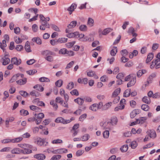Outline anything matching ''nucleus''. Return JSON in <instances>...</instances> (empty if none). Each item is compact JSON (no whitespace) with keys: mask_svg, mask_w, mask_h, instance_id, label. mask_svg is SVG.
I'll list each match as a JSON object with an SVG mask.
<instances>
[{"mask_svg":"<svg viewBox=\"0 0 160 160\" xmlns=\"http://www.w3.org/2000/svg\"><path fill=\"white\" fill-rule=\"evenodd\" d=\"M22 138L19 137L12 139L11 142L12 143L18 142L22 140Z\"/></svg>","mask_w":160,"mask_h":160,"instance_id":"c85d7f7f","label":"nucleus"},{"mask_svg":"<svg viewBox=\"0 0 160 160\" xmlns=\"http://www.w3.org/2000/svg\"><path fill=\"white\" fill-rule=\"evenodd\" d=\"M24 48L27 52H31V50L30 49V47L28 41H27L26 42Z\"/></svg>","mask_w":160,"mask_h":160,"instance_id":"aec40b11","label":"nucleus"},{"mask_svg":"<svg viewBox=\"0 0 160 160\" xmlns=\"http://www.w3.org/2000/svg\"><path fill=\"white\" fill-rule=\"evenodd\" d=\"M79 29L82 31L85 32L87 30V27L85 25H82L79 26Z\"/></svg>","mask_w":160,"mask_h":160,"instance_id":"2f4dec72","label":"nucleus"},{"mask_svg":"<svg viewBox=\"0 0 160 160\" xmlns=\"http://www.w3.org/2000/svg\"><path fill=\"white\" fill-rule=\"evenodd\" d=\"M27 82V78H24L23 79H20L16 81L17 83L20 85H22L25 84Z\"/></svg>","mask_w":160,"mask_h":160,"instance_id":"4468645a","label":"nucleus"},{"mask_svg":"<svg viewBox=\"0 0 160 160\" xmlns=\"http://www.w3.org/2000/svg\"><path fill=\"white\" fill-rule=\"evenodd\" d=\"M33 157L34 158H35L38 160H43L45 158V156L41 153L38 154H35L33 156Z\"/></svg>","mask_w":160,"mask_h":160,"instance_id":"0eeeda50","label":"nucleus"},{"mask_svg":"<svg viewBox=\"0 0 160 160\" xmlns=\"http://www.w3.org/2000/svg\"><path fill=\"white\" fill-rule=\"evenodd\" d=\"M118 122V120L117 118H114L112 119L111 120V122H110V124L111 123L112 125H114L116 124Z\"/></svg>","mask_w":160,"mask_h":160,"instance_id":"338daca9","label":"nucleus"},{"mask_svg":"<svg viewBox=\"0 0 160 160\" xmlns=\"http://www.w3.org/2000/svg\"><path fill=\"white\" fill-rule=\"evenodd\" d=\"M112 30V29L109 28H106L102 32V34L103 35H105L111 32Z\"/></svg>","mask_w":160,"mask_h":160,"instance_id":"cd10ccee","label":"nucleus"},{"mask_svg":"<svg viewBox=\"0 0 160 160\" xmlns=\"http://www.w3.org/2000/svg\"><path fill=\"white\" fill-rule=\"evenodd\" d=\"M84 152V151L82 150H78L76 153V155L77 157H79L81 156Z\"/></svg>","mask_w":160,"mask_h":160,"instance_id":"09e8293b","label":"nucleus"},{"mask_svg":"<svg viewBox=\"0 0 160 160\" xmlns=\"http://www.w3.org/2000/svg\"><path fill=\"white\" fill-rule=\"evenodd\" d=\"M154 63L155 65V68L158 69L160 68V60L156 59Z\"/></svg>","mask_w":160,"mask_h":160,"instance_id":"bb28decb","label":"nucleus"},{"mask_svg":"<svg viewBox=\"0 0 160 160\" xmlns=\"http://www.w3.org/2000/svg\"><path fill=\"white\" fill-rule=\"evenodd\" d=\"M37 72V71L36 70L33 69L27 71V73L30 75H32L36 73Z\"/></svg>","mask_w":160,"mask_h":160,"instance_id":"680f3d73","label":"nucleus"},{"mask_svg":"<svg viewBox=\"0 0 160 160\" xmlns=\"http://www.w3.org/2000/svg\"><path fill=\"white\" fill-rule=\"evenodd\" d=\"M109 132L108 130H106L103 133V137L104 138H108L109 136Z\"/></svg>","mask_w":160,"mask_h":160,"instance_id":"49530a36","label":"nucleus"},{"mask_svg":"<svg viewBox=\"0 0 160 160\" xmlns=\"http://www.w3.org/2000/svg\"><path fill=\"white\" fill-rule=\"evenodd\" d=\"M100 125L102 127L103 129H109L110 128L108 125L110 124V122H105L103 123L102 122L100 123Z\"/></svg>","mask_w":160,"mask_h":160,"instance_id":"9b49d317","label":"nucleus"},{"mask_svg":"<svg viewBox=\"0 0 160 160\" xmlns=\"http://www.w3.org/2000/svg\"><path fill=\"white\" fill-rule=\"evenodd\" d=\"M48 143V142L45 141L44 139L40 138L37 141V144L38 145L40 146H46Z\"/></svg>","mask_w":160,"mask_h":160,"instance_id":"f257e3e1","label":"nucleus"},{"mask_svg":"<svg viewBox=\"0 0 160 160\" xmlns=\"http://www.w3.org/2000/svg\"><path fill=\"white\" fill-rule=\"evenodd\" d=\"M140 112V110L138 109H134L131 112L130 114L131 118H134L137 115L139 114Z\"/></svg>","mask_w":160,"mask_h":160,"instance_id":"39448f33","label":"nucleus"},{"mask_svg":"<svg viewBox=\"0 0 160 160\" xmlns=\"http://www.w3.org/2000/svg\"><path fill=\"white\" fill-rule=\"evenodd\" d=\"M77 5L75 3H72L71 6L67 9V10H72L73 11L76 8Z\"/></svg>","mask_w":160,"mask_h":160,"instance_id":"603ef678","label":"nucleus"},{"mask_svg":"<svg viewBox=\"0 0 160 160\" xmlns=\"http://www.w3.org/2000/svg\"><path fill=\"white\" fill-rule=\"evenodd\" d=\"M74 87V84L73 83L71 82L68 83V85L66 86V88L69 89L71 90L72 88H73Z\"/></svg>","mask_w":160,"mask_h":160,"instance_id":"4c0bfd02","label":"nucleus"},{"mask_svg":"<svg viewBox=\"0 0 160 160\" xmlns=\"http://www.w3.org/2000/svg\"><path fill=\"white\" fill-rule=\"evenodd\" d=\"M111 102L107 103L103 106V109L105 110L108 109L111 106Z\"/></svg>","mask_w":160,"mask_h":160,"instance_id":"6e6d98bb","label":"nucleus"},{"mask_svg":"<svg viewBox=\"0 0 160 160\" xmlns=\"http://www.w3.org/2000/svg\"><path fill=\"white\" fill-rule=\"evenodd\" d=\"M67 51V50L65 48H62L59 50V53L62 54H66Z\"/></svg>","mask_w":160,"mask_h":160,"instance_id":"e2e57ef3","label":"nucleus"},{"mask_svg":"<svg viewBox=\"0 0 160 160\" xmlns=\"http://www.w3.org/2000/svg\"><path fill=\"white\" fill-rule=\"evenodd\" d=\"M30 108L31 110L33 111H38L39 110H40V108L34 105H31V106H30Z\"/></svg>","mask_w":160,"mask_h":160,"instance_id":"8fccbe9b","label":"nucleus"},{"mask_svg":"<svg viewBox=\"0 0 160 160\" xmlns=\"http://www.w3.org/2000/svg\"><path fill=\"white\" fill-rule=\"evenodd\" d=\"M63 142L62 141L59 139H57L54 140H52V144H59V143H62Z\"/></svg>","mask_w":160,"mask_h":160,"instance_id":"a19ab883","label":"nucleus"},{"mask_svg":"<svg viewBox=\"0 0 160 160\" xmlns=\"http://www.w3.org/2000/svg\"><path fill=\"white\" fill-rule=\"evenodd\" d=\"M141 107L142 109L145 111H148L149 109V106L147 104H143L141 106Z\"/></svg>","mask_w":160,"mask_h":160,"instance_id":"f704fd0d","label":"nucleus"},{"mask_svg":"<svg viewBox=\"0 0 160 160\" xmlns=\"http://www.w3.org/2000/svg\"><path fill=\"white\" fill-rule=\"evenodd\" d=\"M20 94L23 97H26L28 95V93L26 92L23 91H21L19 92Z\"/></svg>","mask_w":160,"mask_h":160,"instance_id":"13d9d810","label":"nucleus"},{"mask_svg":"<svg viewBox=\"0 0 160 160\" xmlns=\"http://www.w3.org/2000/svg\"><path fill=\"white\" fill-rule=\"evenodd\" d=\"M153 57V53H149L148 55L147 58L146 60V62L148 63L152 59Z\"/></svg>","mask_w":160,"mask_h":160,"instance_id":"f3484780","label":"nucleus"},{"mask_svg":"<svg viewBox=\"0 0 160 160\" xmlns=\"http://www.w3.org/2000/svg\"><path fill=\"white\" fill-rule=\"evenodd\" d=\"M65 119L61 117L57 118L55 120V122L56 123H61L63 124H66V122H65Z\"/></svg>","mask_w":160,"mask_h":160,"instance_id":"f8f14e48","label":"nucleus"},{"mask_svg":"<svg viewBox=\"0 0 160 160\" xmlns=\"http://www.w3.org/2000/svg\"><path fill=\"white\" fill-rule=\"evenodd\" d=\"M50 26L51 28L55 31L57 32H58L59 31V28L56 25L53 24H51L50 25Z\"/></svg>","mask_w":160,"mask_h":160,"instance_id":"4d7b16f0","label":"nucleus"},{"mask_svg":"<svg viewBox=\"0 0 160 160\" xmlns=\"http://www.w3.org/2000/svg\"><path fill=\"white\" fill-rule=\"evenodd\" d=\"M23 46L21 45H18L15 47V49L18 51H21L23 49Z\"/></svg>","mask_w":160,"mask_h":160,"instance_id":"052dcab7","label":"nucleus"},{"mask_svg":"<svg viewBox=\"0 0 160 160\" xmlns=\"http://www.w3.org/2000/svg\"><path fill=\"white\" fill-rule=\"evenodd\" d=\"M68 152V150L65 148H61L55 150L53 151V154H62L66 153Z\"/></svg>","mask_w":160,"mask_h":160,"instance_id":"423d86ee","label":"nucleus"},{"mask_svg":"<svg viewBox=\"0 0 160 160\" xmlns=\"http://www.w3.org/2000/svg\"><path fill=\"white\" fill-rule=\"evenodd\" d=\"M70 93L72 95H75L78 96L79 95V92L76 89H74L70 92Z\"/></svg>","mask_w":160,"mask_h":160,"instance_id":"a18cd8bd","label":"nucleus"},{"mask_svg":"<svg viewBox=\"0 0 160 160\" xmlns=\"http://www.w3.org/2000/svg\"><path fill=\"white\" fill-rule=\"evenodd\" d=\"M114 49L112 50L110 52V54L112 56H114L117 52V47H114Z\"/></svg>","mask_w":160,"mask_h":160,"instance_id":"58836bf2","label":"nucleus"},{"mask_svg":"<svg viewBox=\"0 0 160 160\" xmlns=\"http://www.w3.org/2000/svg\"><path fill=\"white\" fill-rule=\"evenodd\" d=\"M32 41L39 45H40L42 44V41L40 38L38 37L33 38L32 39Z\"/></svg>","mask_w":160,"mask_h":160,"instance_id":"2eb2a0df","label":"nucleus"},{"mask_svg":"<svg viewBox=\"0 0 160 160\" xmlns=\"http://www.w3.org/2000/svg\"><path fill=\"white\" fill-rule=\"evenodd\" d=\"M136 82V77L135 76H132L131 79L127 84V87H130L133 86Z\"/></svg>","mask_w":160,"mask_h":160,"instance_id":"7ed1b4c3","label":"nucleus"},{"mask_svg":"<svg viewBox=\"0 0 160 160\" xmlns=\"http://www.w3.org/2000/svg\"><path fill=\"white\" fill-rule=\"evenodd\" d=\"M14 120V118L11 117L7 119L6 121V125H8L9 124V123L10 122H12Z\"/></svg>","mask_w":160,"mask_h":160,"instance_id":"bf43d9fd","label":"nucleus"},{"mask_svg":"<svg viewBox=\"0 0 160 160\" xmlns=\"http://www.w3.org/2000/svg\"><path fill=\"white\" fill-rule=\"evenodd\" d=\"M131 90L130 89H128L126 90L123 94L124 97H128L131 94Z\"/></svg>","mask_w":160,"mask_h":160,"instance_id":"5701e85b","label":"nucleus"},{"mask_svg":"<svg viewBox=\"0 0 160 160\" xmlns=\"http://www.w3.org/2000/svg\"><path fill=\"white\" fill-rule=\"evenodd\" d=\"M156 76V74L155 73H153L151 74L149 77L148 78V80L150 81V82H152V80L153 79L155 78Z\"/></svg>","mask_w":160,"mask_h":160,"instance_id":"37998d69","label":"nucleus"},{"mask_svg":"<svg viewBox=\"0 0 160 160\" xmlns=\"http://www.w3.org/2000/svg\"><path fill=\"white\" fill-rule=\"evenodd\" d=\"M20 112L21 115L23 116H26L29 114L28 111L27 110H25L24 109H21L20 111Z\"/></svg>","mask_w":160,"mask_h":160,"instance_id":"7c9ffc66","label":"nucleus"},{"mask_svg":"<svg viewBox=\"0 0 160 160\" xmlns=\"http://www.w3.org/2000/svg\"><path fill=\"white\" fill-rule=\"evenodd\" d=\"M18 146L20 147L23 148H24V147H25V146H26V147L28 146V147H29V148H32V147L31 145H29L28 144H18Z\"/></svg>","mask_w":160,"mask_h":160,"instance_id":"3c124183","label":"nucleus"},{"mask_svg":"<svg viewBox=\"0 0 160 160\" xmlns=\"http://www.w3.org/2000/svg\"><path fill=\"white\" fill-rule=\"evenodd\" d=\"M97 106L98 104H93L89 107V109L92 111H96L98 109Z\"/></svg>","mask_w":160,"mask_h":160,"instance_id":"b1692460","label":"nucleus"},{"mask_svg":"<svg viewBox=\"0 0 160 160\" xmlns=\"http://www.w3.org/2000/svg\"><path fill=\"white\" fill-rule=\"evenodd\" d=\"M18 75L17 74L13 75L11 79L9 80V82L12 83L18 79L19 78H18Z\"/></svg>","mask_w":160,"mask_h":160,"instance_id":"ea45409f","label":"nucleus"},{"mask_svg":"<svg viewBox=\"0 0 160 160\" xmlns=\"http://www.w3.org/2000/svg\"><path fill=\"white\" fill-rule=\"evenodd\" d=\"M89 135L88 134H86L82 137V141H86L89 139Z\"/></svg>","mask_w":160,"mask_h":160,"instance_id":"c756f323","label":"nucleus"},{"mask_svg":"<svg viewBox=\"0 0 160 160\" xmlns=\"http://www.w3.org/2000/svg\"><path fill=\"white\" fill-rule=\"evenodd\" d=\"M147 119V117H142L137 119V121L138 124H142L144 123Z\"/></svg>","mask_w":160,"mask_h":160,"instance_id":"1a4fd4ad","label":"nucleus"},{"mask_svg":"<svg viewBox=\"0 0 160 160\" xmlns=\"http://www.w3.org/2000/svg\"><path fill=\"white\" fill-rule=\"evenodd\" d=\"M3 60L2 64L3 65H6L8 64L10 62V59L8 58V55H6L2 58Z\"/></svg>","mask_w":160,"mask_h":160,"instance_id":"20e7f679","label":"nucleus"},{"mask_svg":"<svg viewBox=\"0 0 160 160\" xmlns=\"http://www.w3.org/2000/svg\"><path fill=\"white\" fill-rule=\"evenodd\" d=\"M50 104L51 105H52L53 108L56 110L57 109L58 106L57 104L53 100L51 101L50 102Z\"/></svg>","mask_w":160,"mask_h":160,"instance_id":"5fc2aeb1","label":"nucleus"},{"mask_svg":"<svg viewBox=\"0 0 160 160\" xmlns=\"http://www.w3.org/2000/svg\"><path fill=\"white\" fill-rule=\"evenodd\" d=\"M14 32L16 34H19L20 33V29L19 28L17 27L14 28Z\"/></svg>","mask_w":160,"mask_h":160,"instance_id":"69168bd1","label":"nucleus"},{"mask_svg":"<svg viewBox=\"0 0 160 160\" xmlns=\"http://www.w3.org/2000/svg\"><path fill=\"white\" fill-rule=\"evenodd\" d=\"M74 101L80 105H82L84 102V100L82 98H78L74 100Z\"/></svg>","mask_w":160,"mask_h":160,"instance_id":"6ab92c4d","label":"nucleus"},{"mask_svg":"<svg viewBox=\"0 0 160 160\" xmlns=\"http://www.w3.org/2000/svg\"><path fill=\"white\" fill-rule=\"evenodd\" d=\"M50 43L52 46H54L58 44V39H52L50 41Z\"/></svg>","mask_w":160,"mask_h":160,"instance_id":"de8ad7c7","label":"nucleus"},{"mask_svg":"<svg viewBox=\"0 0 160 160\" xmlns=\"http://www.w3.org/2000/svg\"><path fill=\"white\" fill-rule=\"evenodd\" d=\"M128 145H124L120 148V150L122 152H125L128 150Z\"/></svg>","mask_w":160,"mask_h":160,"instance_id":"393cba45","label":"nucleus"},{"mask_svg":"<svg viewBox=\"0 0 160 160\" xmlns=\"http://www.w3.org/2000/svg\"><path fill=\"white\" fill-rule=\"evenodd\" d=\"M142 101L144 103L147 104H149L151 102V100L150 98L147 96H144L142 98Z\"/></svg>","mask_w":160,"mask_h":160,"instance_id":"4be33fe9","label":"nucleus"},{"mask_svg":"<svg viewBox=\"0 0 160 160\" xmlns=\"http://www.w3.org/2000/svg\"><path fill=\"white\" fill-rule=\"evenodd\" d=\"M61 158V156L60 155H53L50 159V160H58Z\"/></svg>","mask_w":160,"mask_h":160,"instance_id":"c9c22d12","label":"nucleus"},{"mask_svg":"<svg viewBox=\"0 0 160 160\" xmlns=\"http://www.w3.org/2000/svg\"><path fill=\"white\" fill-rule=\"evenodd\" d=\"M87 116V114H86L84 113L83 114L79 117V121L82 122H83L86 118Z\"/></svg>","mask_w":160,"mask_h":160,"instance_id":"79ce46f5","label":"nucleus"},{"mask_svg":"<svg viewBox=\"0 0 160 160\" xmlns=\"http://www.w3.org/2000/svg\"><path fill=\"white\" fill-rule=\"evenodd\" d=\"M88 24L90 27H92L93 25L94 21L92 18H88Z\"/></svg>","mask_w":160,"mask_h":160,"instance_id":"c03bdc74","label":"nucleus"},{"mask_svg":"<svg viewBox=\"0 0 160 160\" xmlns=\"http://www.w3.org/2000/svg\"><path fill=\"white\" fill-rule=\"evenodd\" d=\"M77 22L76 21H73L70 23L68 26V29L66 30V33H68L70 32L69 29L75 27L76 25Z\"/></svg>","mask_w":160,"mask_h":160,"instance_id":"f03ea898","label":"nucleus"},{"mask_svg":"<svg viewBox=\"0 0 160 160\" xmlns=\"http://www.w3.org/2000/svg\"><path fill=\"white\" fill-rule=\"evenodd\" d=\"M41 54L44 56H52L53 55V53L49 50H46L42 51L41 52Z\"/></svg>","mask_w":160,"mask_h":160,"instance_id":"9d476101","label":"nucleus"},{"mask_svg":"<svg viewBox=\"0 0 160 160\" xmlns=\"http://www.w3.org/2000/svg\"><path fill=\"white\" fill-rule=\"evenodd\" d=\"M6 41L5 40H3L2 42L0 43V47L3 50L4 48L6 47Z\"/></svg>","mask_w":160,"mask_h":160,"instance_id":"e433bc0d","label":"nucleus"},{"mask_svg":"<svg viewBox=\"0 0 160 160\" xmlns=\"http://www.w3.org/2000/svg\"><path fill=\"white\" fill-rule=\"evenodd\" d=\"M11 62L15 65H19L21 63V60L20 59H18L17 58L14 57L12 59Z\"/></svg>","mask_w":160,"mask_h":160,"instance_id":"6e6552de","label":"nucleus"},{"mask_svg":"<svg viewBox=\"0 0 160 160\" xmlns=\"http://www.w3.org/2000/svg\"><path fill=\"white\" fill-rule=\"evenodd\" d=\"M62 84L63 81L61 79L57 81L55 83L56 86L58 87H60L62 85Z\"/></svg>","mask_w":160,"mask_h":160,"instance_id":"473e14b6","label":"nucleus"},{"mask_svg":"<svg viewBox=\"0 0 160 160\" xmlns=\"http://www.w3.org/2000/svg\"><path fill=\"white\" fill-rule=\"evenodd\" d=\"M121 91L120 88H118L116 89L113 92L112 94V97H118L117 96L119 94Z\"/></svg>","mask_w":160,"mask_h":160,"instance_id":"dca6fc26","label":"nucleus"},{"mask_svg":"<svg viewBox=\"0 0 160 160\" xmlns=\"http://www.w3.org/2000/svg\"><path fill=\"white\" fill-rule=\"evenodd\" d=\"M39 81L41 82H50L49 78L45 77H42L40 78L39 79Z\"/></svg>","mask_w":160,"mask_h":160,"instance_id":"72a5a7b5","label":"nucleus"},{"mask_svg":"<svg viewBox=\"0 0 160 160\" xmlns=\"http://www.w3.org/2000/svg\"><path fill=\"white\" fill-rule=\"evenodd\" d=\"M61 98L60 97H57L55 99V101L56 102L60 103L61 104H62L63 101L62 100Z\"/></svg>","mask_w":160,"mask_h":160,"instance_id":"774afa93","label":"nucleus"},{"mask_svg":"<svg viewBox=\"0 0 160 160\" xmlns=\"http://www.w3.org/2000/svg\"><path fill=\"white\" fill-rule=\"evenodd\" d=\"M68 39L65 38H59L58 39V43H63L66 42Z\"/></svg>","mask_w":160,"mask_h":160,"instance_id":"a878e982","label":"nucleus"},{"mask_svg":"<svg viewBox=\"0 0 160 160\" xmlns=\"http://www.w3.org/2000/svg\"><path fill=\"white\" fill-rule=\"evenodd\" d=\"M137 145V142L135 141H133L131 143V146L132 149H134L136 148Z\"/></svg>","mask_w":160,"mask_h":160,"instance_id":"864d4df0","label":"nucleus"},{"mask_svg":"<svg viewBox=\"0 0 160 160\" xmlns=\"http://www.w3.org/2000/svg\"><path fill=\"white\" fill-rule=\"evenodd\" d=\"M33 88L40 92H42L44 90V88L41 85L38 84L34 86Z\"/></svg>","mask_w":160,"mask_h":160,"instance_id":"412c9836","label":"nucleus"},{"mask_svg":"<svg viewBox=\"0 0 160 160\" xmlns=\"http://www.w3.org/2000/svg\"><path fill=\"white\" fill-rule=\"evenodd\" d=\"M22 150L17 148H15L11 151V152L12 154H19L21 153Z\"/></svg>","mask_w":160,"mask_h":160,"instance_id":"ddd939ff","label":"nucleus"},{"mask_svg":"<svg viewBox=\"0 0 160 160\" xmlns=\"http://www.w3.org/2000/svg\"><path fill=\"white\" fill-rule=\"evenodd\" d=\"M121 53L122 56H126L128 55V52L127 50L124 49L121 51Z\"/></svg>","mask_w":160,"mask_h":160,"instance_id":"0e129e2a","label":"nucleus"},{"mask_svg":"<svg viewBox=\"0 0 160 160\" xmlns=\"http://www.w3.org/2000/svg\"><path fill=\"white\" fill-rule=\"evenodd\" d=\"M21 153L26 154H29L32 152V151L29 149L24 148L23 149H21Z\"/></svg>","mask_w":160,"mask_h":160,"instance_id":"a211bd4d","label":"nucleus"}]
</instances>
